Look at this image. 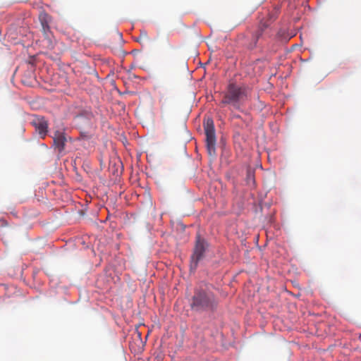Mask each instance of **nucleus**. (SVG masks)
Instances as JSON below:
<instances>
[{"instance_id":"1","label":"nucleus","mask_w":361,"mask_h":361,"mask_svg":"<svg viewBox=\"0 0 361 361\" xmlns=\"http://www.w3.org/2000/svg\"><path fill=\"white\" fill-rule=\"evenodd\" d=\"M202 283L204 286L194 289L189 305L192 312L206 313L209 319H214L219 306V298L212 290L214 288L213 284L204 281Z\"/></svg>"},{"instance_id":"2","label":"nucleus","mask_w":361,"mask_h":361,"mask_svg":"<svg viewBox=\"0 0 361 361\" xmlns=\"http://www.w3.org/2000/svg\"><path fill=\"white\" fill-rule=\"evenodd\" d=\"M250 87L247 85H238L235 82H230L227 85V91L225 93L221 103L224 105L231 104L235 109H240V104L248 97Z\"/></svg>"},{"instance_id":"3","label":"nucleus","mask_w":361,"mask_h":361,"mask_svg":"<svg viewBox=\"0 0 361 361\" xmlns=\"http://www.w3.org/2000/svg\"><path fill=\"white\" fill-rule=\"evenodd\" d=\"M211 244L209 240L197 232L195 235L194 247L192 254L190 257L189 272L190 274H195L200 263L205 257L209 252Z\"/></svg>"},{"instance_id":"4","label":"nucleus","mask_w":361,"mask_h":361,"mask_svg":"<svg viewBox=\"0 0 361 361\" xmlns=\"http://www.w3.org/2000/svg\"><path fill=\"white\" fill-rule=\"evenodd\" d=\"M203 127L205 134V146L209 157H216V135L214 122L212 117L204 118Z\"/></svg>"},{"instance_id":"5","label":"nucleus","mask_w":361,"mask_h":361,"mask_svg":"<svg viewBox=\"0 0 361 361\" xmlns=\"http://www.w3.org/2000/svg\"><path fill=\"white\" fill-rule=\"evenodd\" d=\"M50 137L53 139V143L51 145V148H54L59 154H63L68 141L66 128H59L58 129H56L54 131V135H50Z\"/></svg>"},{"instance_id":"6","label":"nucleus","mask_w":361,"mask_h":361,"mask_svg":"<svg viewBox=\"0 0 361 361\" xmlns=\"http://www.w3.org/2000/svg\"><path fill=\"white\" fill-rule=\"evenodd\" d=\"M33 119L30 121L31 125L35 127L39 136L42 139H44L49 135V122L46 118L40 115H34Z\"/></svg>"},{"instance_id":"7","label":"nucleus","mask_w":361,"mask_h":361,"mask_svg":"<svg viewBox=\"0 0 361 361\" xmlns=\"http://www.w3.org/2000/svg\"><path fill=\"white\" fill-rule=\"evenodd\" d=\"M264 30V27H260L252 34L250 41L247 44V48L249 50L252 51L257 47L258 41L262 37Z\"/></svg>"},{"instance_id":"8","label":"nucleus","mask_w":361,"mask_h":361,"mask_svg":"<svg viewBox=\"0 0 361 361\" xmlns=\"http://www.w3.org/2000/svg\"><path fill=\"white\" fill-rule=\"evenodd\" d=\"M245 182H246V184L249 187H252V188L255 187L256 182H255V170L254 169H252L251 168H248L247 169Z\"/></svg>"},{"instance_id":"9","label":"nucleus","mask_w":361,"mask_h":361,"mask_svg":"<svg viewBox=\"0 0 361 361\" xmlns=\"http://www.w3.org/2000/svg\"><path fill=\"white\" fill-rule=\"evenodd\" d=\"M90 139V135L87 132L81 131L80 132L79 137L76 139L77 140H88Z\"/></svg>"},{"instance_id":"10","label":"nucleus","mask_w":361,"mask_h":361,"mask_svg":"<svg viewBox=\"0 0 361 361\" xmlns=\"http://www.w3.org/2000/svg\"><path fill=\"white\" fill-rule=\"evenodd\" d=\"M47 16V13H44V17H40V21L43 29L49 28L48 21L45 19Z\"/></svg>"},{"instance_id":"11","label":"nucleus","mask_w":361,"mask_h":361,"mask_svg":"<svg viewBox=\"0 0 361 361\" xmlns=\"http://www.w3.org/2000/svg\"><path fill=\"white\" fill-rule=\"evenodd\" d=\"M219 145H220V147L221 148L223 152L226 150V140L224 138V137H221L220 141H219Z\"/></svg>"},{"instance_id":"12","label":"nucleus","mask_w":361,"mask_h":361,"mask_svg":"<svg viewBox=\"0 0 361 361\" xmlns=\"http://www.w3.org/2000/svg\"><path fill=\"white\" fill-rule=\"evenodd\" d=\"M7 226H8L7 221L3 218L0 219V227H5Z\"/></svg>"},{"instance_id":"13","label":"nucleus","mask_w":361,"mask_h":361,"mask_svg":"<svg viewBox=\"0 0 361 361\" xmlns=\"http://www.w3.org/2000/svg\"><path fill=\"white\" fill-rule=\"evenodd\" d=\"M221 260L219 259V260H215V261H213L212 262V266L214 267V268H216L219 266V264H221Z\"/></svg>"},{"instance_id":"14","label":"nucleus","mask_w":361,"mask_h":361,"mask_svg":"<svg viewBox=\"0 0 361 361\" xmlns=\"http://www.w3.org/2000/svg\"><path fill=\"white\" fill-rule=\"evenodd\" d=\"M263 204L262 202L259 203V207L256 208L255 212L257 213L258 212H262L263 209Z\"/></svg>"},{"instance_id":"15","label":"nucleus","mask_w":361,"mask_h":361,"mask_svg":"<svg viewBox=\"0 0 361 361\" xmlns=\"http://www.w3.org/2000/svg\"><path fill=\"white\" fill-rule=\"evenodd\" d=\"M87 112L82 111L77 115V117H87Z\"/></svg>"},{"instance_id":"16","label":"nucleus","mask_w":361,"mask_h":361,"mask_svg":"<svg viewBox=\"0 0 361 361\" xmlns=\"http://www.w3.org/2000/svg\"><path fill=\"white\" fill-rule=\"evenodd\" d=\"M267 61V59L266 57L259 58V59H257V61L259 62V63H262V62H264V61Z\"/></svg>"},{"instance_id":"17","label":"nucleus","mask_w":361,"mask_h":361,"mask_svg":"<svg viewBox=\"0 0 361 361\" xmlns=\"http://www.w3.org/2000/svg\"><path fill=\"white\" fill-rule=\"evenodd\" d=\"M140 36H141V37H142V36H144V37H147V31H145V30H142V31H141V32H140Z\"/></svg>"},{"instance_id":"18","label":"nucleus","mask_w":361,"mask_h":361,"mask_svg":"<svg viewBox=\"0 0 361 361\" xmlns=\"http://www.w3.org/2000/svg\"><path fill=\"white\" fill-rule=\"evenodd\" d=\"M233 118H236V119H240V118H241V116L239 114H233Z\"/></svg>"},{"instance_id":"19","label":"nucleus","mask_w":361,"mask_h":361,"mask_svg":"<svg viewBox=\"0 0 361 361\" xmlns=\"http://www.w3.org/2000/svg\"><path fill=\"white\" fill-rule=\"evenodd\" d=\"M134 40H135V42H140V40H141V36H139V37H135V38L134 39Z\"/></svg>"},{"instance_id":"20","label":"nucleus","mask_w":361,"mask_h":361,"mask_svg":"<svg viewBox=\"0 0 361 361\" xmlns=\"http://www.w3.org/2000/svg\"><path fill=\"white\" fill-rule=\"evenodd\" d=\"M264 205L267 208V209H269V207H271V204L270 203H264Z\"/></svg>"},{"instance_id":"21","label":"nucleus","mask_w":361,"mask_h":361,"mask_svg":"<svg viewBox=\"0 0 361 361\" xmlns=\"http://www.w3.org/2000/svg\"><path fill=\"white\" fill-rule=\"evenodd\" d=\"M119 35H120V37H121V39H123V35H122V34H121V33H120Z\"/></svg>"}]
</instances>
